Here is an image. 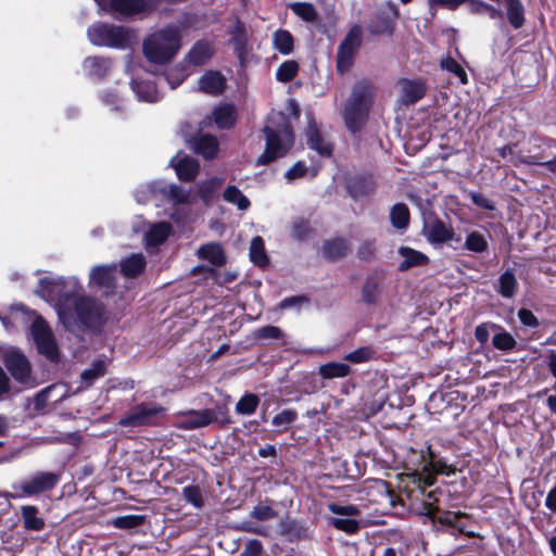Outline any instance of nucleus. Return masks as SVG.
I'll return each instance as SVG.
<instances>
[{
    "label": "nucleus",
    "mask_w": 556,
    "mask_h": 556,
    "mask_svg": "<svg viewBox=\"0 0 556 556\" xmlns=\"http://www.w3.org/2000/svg\"><path fill=\"white\" fill-rule=\"evenodd\" d=\"M263 132L265 135V151L258 157L260 164H267L285 156L294 143L293 130L288 116L281 112L271 113Z\"/></svg>",
    "instance_id": "obj_3"
},
{
    "label": "nucleus",
    "mask_w": 556,
    "mask_h": 556,
    "mask_svg": "<svg viewBox=\"0 0 556 556\" xmlns=\"http://www.w3.org/2000/svg\"><path fill=\"white\" fill-rule=\"evenodd\" d=\"M223 198L240 211H247L251 205L250 200L236 186H228L223 193Z\"/></svg>",
    "instance_id": "obj_44"
},
{
    "label": "nucleus",
    "mask_w": 556,
    "mask_h": 556,
    "mask_svg": "<svg viewBox=\"0 0 556 556\" xmlns=\"http://www.w3.org/2000/svg\"><path fill=\"white\" fill-rule=\"evenodd\" d=\"M399 254L402 256V262L399 264V269L405 271L415 266H421L428 263V256L417 250L408 247H401Z\"/></svg>",
    "instance_id": "obj_31"
},
{
    "label": "nucleus",
    "mask_w": 556,
    "mask_h": 556,
    "mask_svg": "<svg viewBox=\"0 0 556 556\" xmlns=\"http://www.w3.org/2000/svg\"><path fill=\"white\" fill-rule=\"evenodd\" d=\"M299 72V64L293 60L285 61L276 72L277 80L288 83L292 80Z\"/></svg>",
    "instance_id": "obj_52"
},
{
    "label": "nucleus",
    "mask_w": 556,
    "mask_h": 556,
    "mask_svg": "<svg viewBox=\"0 0 556 556\" xmlns=\"http://www.w3.org/2000/svg\"><path fill=\"white\" fill-rule=\"evenodd\" d=\"M197 255L201 260L208 261L214 266H222L226 262L223 248L217 242L201 245L198 249Z\"/></svg>",
    "instance_id": "obj_32"
},
{
    "label": "nucleus",
    "mask_w": 556,
    "mask_h": 556,
    "mask_svg": "<svg viewBox=\"0 0 556 556\" xmlns=\"http://www.w3.org/2000/svg\"><path fill=\"white\" fill-rule=\"evenodd\" d=\"M164 408L155 403H144L136 406L129 414L121 418L122 427L152 426L157 422Z\"/></svg>",
    "instance_id": "obj_13"
},
{
    "label": "nucleus",
    "mask_w": 556,
    "mask_h": 556,
    "mask_svg": "<svg viewBox=\"0 0 556 556\" xmlns=\"http://www.w3.org/2000/svg\"><path fill=\"white\" fill-rule=\"evenodd\" d=\"M31 336L40 354L50 361L59 358V350L51 328L46 320L38 316L31 324Z\"/></svg>",
    "instance_id": "obj_10"
},
{
    "label": "nucleus",
    "mask_w": 556,
    "mask_h": 556,
    "mask_svg": "<svg viewBox=\"0 0 556 556\" xmlns=\"http://www.w3.org/2000/svg\"><path fill=\"white\" fill-rule=\"evenodd\" d=\"M422 233L431 244H444L450 241L460 242L453 229L439 218H431L425 222Z\"/></svg>",
    "instance_id": "obj_16"
},
{
    "label": "nucleus",
    "mask_w": 556,
    "mask_h": 556,
    "mask_svg": "<svg viewBox=\"0 0 556 556\" xmlns=\"http://www.w3.org/2000/svg\"><path fill=\"white\" fill-rule=\"evenodd\" d=\"M362 27L354 25L340 43L337 53V70L339 73H346L352 67L362 43Z\"/></svg>",
    "instance_id": "obj_8"
},
{
    "label": "nucleus",
    "mask_w": 556,
    "mask_h": 556,
    "mask_svg": "<svg viewBox=\"0 0 556 556\" xmlns=\"http://www.w3.org/2000/svg\"><path fill=\"white\" fill-rule=\"evenodd\" d=\"M469 11L472 14H485L491 20L503 22L504 14L502 10L482 1V0H467Z\"/></svg>",
    "instance_id": "obj_40"
},
{
    "label": "nucleus",
    "mask_w": 556,
    "mask_h": 556,
    "mask_svg": "<svg viewBox=\"0 0 556 556\" xmlns=\"http://www.w3.org/2000/svg\"><path fill=\"white\" fill-rule=\"evenodd\" d=\"M288 8L306 23H315L318 20V13L309 2H293Z\"/></svg>",
    "instance_id": "obj_43"
},
{
    "label": "nucleus",
    "mask_w": 556,
    "mask_h": 556,
    "mask_svg": "<svg viewBox=\"0 0 556 556\" xmlns=\"http://www.w3.org/2000/svg\"><path fill=\"white\" fill-rule=\"evenodd\" d=\"M441 68L444 71H447L448 73H451L455 77H457L459 79L460 84L465 85L468 83V77H467L465 70L453 58L447 56V58L442 59Z\"/></svg>",
    "instance_id": "obj_51"
},
{
    "label": "nucleus",
    "mask_w": 556,
    "mask_h": 556,
    "mask_svg": "<svg viewBox=\"0 0 556 556\" xmlns=\"http://www.w3.org/2000/svg\"><path fill=\"white\" fill-rule=\"evenodd\" d=\"M214 122L220 129H227L233 126L237 114L232 104H222L213 111Z\"/></svg>",
    "instance_id": "obj_36"
},
{
    "label": "nucleus",
    "mask_w": 556,
    "mask_h": 556,
    "mask_svg": "<svg viewBox=\"0 0 556 556\" xmlns=\"http://www.w3.org/2000/svg\"><path fill=\"white\" fill-rule=\"evenodd\" d=\"M130 87L139 101L153 103L161 99L156 85L152 80L131 79Z\"/></svg>",
    "instance_id": "obj_25"
},
{
    "label": "nucleus",
    "mask_w": 556,
    "mask_h": 556,
    "mask_svg": "<svg viewBox=\"0 0 556 556\" xmlns=\"http://www.w3.org/2000/svg\"><path fill=\"white\" fill-rule=\"evenodd\" d=\"M249 255L253 264L260 267H265L268 265L269 260L265 251L264 240L260 236H256L252 239L250 243Z\"/></svg>",
    "instance_id": "obj_42"
},
{
    "label": "nucleus",
    "mask_w": 556,
    "mask_h": 556,
    "mask_svg": "<svg viewBox=\"0 0 556 556\" xmlns=\"http://www.w3.org/2000/svg\"><path fill=\"white\" fill-rule=\"evenodd\" d=\"M83 286L76 277H43L39 280L36 293L49 302L59 316L62 324H73L68 314V307L76 298L84 296Z\"/></svg>",
    "instance_id": "obj_1"
},
{
    "label": "nucleus",
    "mask_w": 556,
    "mask_h": 556,
    "mask_svg": "<svg viewBox=\"0 0 556 556\" xmlns=\"http://www.w3.org/2000/svg\"><path fill=\"white\" fill-rule=\"evenodd\" d=\"M3 364L16 382L27 387L34 386L30 363L20 350L5 351Z\"/></svg>",
    "instance_id": "obj_9"
},
{
    "label": "nucleus",
    "mask_w": 556,
    "mask_h": 556,
    "mask_svg": "<svg viewBox=\"0 0 556 556\" xmlns=\"http://www.w3.org/2000/svg\"><path fill=\"white\" fill-rule=\"evenodd\" d=\"M506 17L513 28L519 29L525 23V7L521 0H504Z\"/></svg>",
    "instance_id": "obj_34"
},
{
    "label": "nucleus",
    "mask_w": 556,
    "mask_h": 556,
    "mask_svg": "<svg viewBox=\"0 0 556 556\" xmlns=\"http://www.w3.org/2000/svg\"><path fill=\"white\" fill-rule=\"evenodd\" d=\"M260 403L257 395L253 393L244 394L236 405V412L240 415L250 416L255 413Z\"/></svg>",
    "instance_id": "obj_50"
},
{
    "label": "nucleus",
    "mask_w": 556,
    "mask_h": 556,
    "mask_svg": "<svg viewBox=\"0 0 556 556\" xmlns=\"http://www.w3.org/2000/svg\"><path fill=\"white\" fill-rule=\"evenodd\" d=\"M59 482V476L49 471H38L11 484V490L3 493L7 500H22L37 496L52 490Z\"/></svg>",
    "instance_id": "obj_7"
},
{
    "label": "nucleus",
    "mask_w": 556,
    "mask_h": 556,
    "mask_svg": "<svg viewBox=\"0 0 556 556\" xmlns=\"http://www.w3.org/2000/svg\"><path fill=\"white\" fill-rule=\"evenodd\" d=\"M116 275V264L96 265L89 273V287L108 293L115 286Z\"/></svg>",
    "instance_id": "obj_17"
},
{
    "label": "nucleus",
    "mask_w": 556,
    "mask_h": 556,
    "mask_svg": "<svg viewBox=\"0 0 556 556\" xmlns=\"http://www.w3.org/2000/svg\"><path fill=\"white\" fill-rule=\"evenodd\" d=\"M489 243L484 235L471 231L467 235L465 248L473 253H483L488 250Z\"/></svg>",
    "instance_id": "obj_49"
},
{
    "label": "nucleus",
    "mask_w": 556,
    "mask_h": 556,
    "mask_svg": "<svg viewBox=\"0 0 556 556\" xmlns=\"http://www.w3.org/2000/svg\"><path fill=\"white\" fill-rule=\"evenodd\" d=\"M375 188L376 182L371 175L353 177L348 184V190L354 199L370 194Z\"/></svg>",
    "instance_id": "obj_28"
},
{
    "label": "nucleus",
    "mask_w": 556,
    "mask_h": 556,
    "mask_svg": "<svg viewBox=\"0 0 556 556\" xmlns=\"http://www.w3.org/2000/svg\"><path fill=\"white\" fill-rule=\"evenodd\" d=\"M100 99L104 105L109 106L113 111H122L124 108L122 98L113 89L102 91L100 93Z\"/></svg>",
    "instance_id": "obj_57"
},
{
    "label": "nucleus",
    "mask_w": 556,
    "mask_h": 556,
    "mask_svg": "<svg viewBox=\"0 0 556 556\" xmlns=\"http://www.w3.org/2000/svg\"><path fill=\"white\" fill-rule=\"evenodd\" d=\"M106 372V363L103 359L94 361L91 366L85 369L81 375V381L86 387L91 386L97 379L103 377Z\"/></svg>",
    "instance_id": "obj_46"
},
{
    "label": "nucleus",
    "mask_w": 556,
    "mask_h": 556,
    "mask_svg": "<svg viewBox=\"0 0 556 556\" xmlns=\"http://www.w3.org/2000/svg\"><path fill=\"white\" fill-rule=\"evenodd\" d=\"M324 255L331 261H337L348 254L350 251V243L342 238L326 241L324 244Z\"/></svg>",
    "instance_id": "obj_39"
},
{
    "label": "nucleus",
    "mask_w": 556,
    "mask_h": 556,
    "mask_svg": "<svg viewBox=\"0 0 556 556\" xmlns=\"http://www.w3.org/2000/svg\"><path fill=\"white\" fill-rule=\"evenodd\" d=\"M241 529L245 532H250L253 534L262 535V536H270L271 535V527L269 526H258L255 525L251 520H245L242 522Z\"/></svg>",
    "instance_id": "obj_61"
},
{
    "label": "nucleus",
    "mask_w": 556,
    "mask_h": 556,
    "mask_svg": "<svg viewBox=\"0 0 556 556\" xmlns=\"http://www.w3.org/2000/svg\"><path fill=\"white\" fill-rule=\"evenodd\" d=\"M298 418V413L294 409H283L274 416L271 424L278 431H286L288 427Z\"/></svg>",
    "instance_id": "obj_53"
},
{
    "label": "nucleus",
    "mask_w": 556,
    "mask_h": 556,
    "mask_svg": "<svg viewBox=\"0 0 556 556\" xmlns=\"http://www.w3.org/2000/svg\"><path fill=\"white\" fill-rule=\"evenodd\" d=\"M492 343L497 350L502 351H510L516 346V340L506 331L496 333L492 339Z\"/></svg>",
    "instance_id": "obj_59"
},
{
    "label": "nucleus",
    "mask_w": 556,
    "mask_h": 556,
    "mask_svg": "<svg viewBox=\"0 0 556 556\" xmlns=\"http://www.w3.org/2000/svg\"><path fill=\"white\" fill-rule=\"evenodd\" d=\"M469 197H470V200L472 201V203L475 205H477L478 207H481V208H484L488 211H493L495 208L493 201H491L490 199H488L484 194H482L480 192L471 191L469 193Z\"/></svg>",
    "instance_id": "obj_63"
},
{
    "label": "nucleus",
    "mask_w": 556,
    "mask_h": 556,
    "mask_svg": "<svg viewBox=\"0 0 556 556\" xmlns=\"http://www.w3.org/2000/svg\"><path fill=\"white\" fill-rule=\"evenodd\" d=\"M21 516L23 519L24 529L27 531H41L46 522L40 516L39 509L35 505H24L21 507Z\"/></svg>",
    "instance_id": "obj_30"
},
{
    "label": "nucleus",
    "mask_w": 556,
    "mask_h": 556,
    "mask_svg": "<svg viewBox=\"0 0 556 556\" xmlns=\"http://www.w3.org/2000/svg\"><path fill=\"white\" fill-rule=\"evenodd\" d=\"M104 313L103 305L91 296L76 298L68 307L73 324H62L67 330L76 331L83 328H92L101 323Z\"/></svg>",
    "instance_id": "obj_6"
},
{
    "label": "nucleus",
    "mask_w": 556,
    "mask_h": 556,
    "mask_svg": "<svg viewBox=\"0 0 556 556\" xmlns=\"http://www.w3.org/2000/svg\"><path fill=\"white\" fill-rule=\"evenodd\" d=\"M464 3H467V0H428V8L431 17H433L440 8L455 11Z\"/></svg>",
    "instance_id": "obj_56"
},
{
    "label": "nucleus",
    "mask_w": 556,
    "mask_h": 556,
    "mask_svg": "<svg viewBox=\"0 0 556 556\" xmlns=\"http://www.w3.org/2000/svg\"><path fill=\"white\" fill-rule=\"evenodd\" d=\"M170 166L175 169L178 178L185 181L193 180L200 168L195 159L184 153H177L170 160Z\"/></svg>",
    "instance_id": "obj_20"
},
{
    "label": "nucleus",
    "mask_w": 556,
    "mask_h": 556,
    "mask_svg": "<svg viewBox=\"0 0 556 556\" xmlns=\"http://www.w3.org/2000/svg\"><path fill=\"white\" fill-rule=\"evenodd\" d=\"M112 61L103 56H88L83 62L85 74L92 79H102L110 72Z\"/></svg>",
    "instance_id": "obj_24"
},
{
    "label": "nucleus",
    "mask_w": 556,
    "mask_h": 556,
    "mask_svg": "<svg viewBox=\"0 0 556 556\" xmlns=\"http://www.w3.org/2000/svg\"><path fill=\"white\" fill-rule=\"evenodd\" d=\"M190 75V72L187 68V65L182 62L172 71H169L166 76L165 80L168 83L172 89H175L178 87L188 76Z\"/></svg>",
    "instance_id": "obj_54"
},
{
    "label": "nucleus",
    "mask_w": 556,
    "mask_h": 556,
    "mask_svg": "<svg viewBox=\"0 0 556 556\" xmlns=\"http://www.w3.org/2000/svg\"><path fill=\"white\" fill-rule=\"evenodd\" d=\"M372 103V85L367 80L355 83L342 113L345 126L352 134L358 132L365 126Z\"/></svg>",
    "instance_id": "obj_4"
},
{
    "label": "nucleus",
    "mask_w": 556,
    "mask_h": 556,
    "mask_svg": "<svg viewBox=\"0 0 556 556\" xmlns=\"http://www.w3.org/2000/svg\"><path fill=\"white\" fill-rule=\"evenodd\" d=\"M231 36L230 43L232 45L236 53L241 58L247 52L248 36L244 24L236 20L229 29Z\"/></svg>",
    "instance_id": "obj_33"
},
{
    "label": "nucleus",
    "mask_w": 556,
    "mask_h": 556,
    "mask_svg": "<svg viewBox=\"0 0 556 556\" xmlns=\"http://www.w3.org/2000/svg\"><path fill=\"white\" fill-rule=\"evenodd\" d=\"M214 54L213 42L201 39L193 43L182 63L187 66H202L205 65Z\"/></svg>",
    "instance_id": "obj_18"
},
{
    "label": "nucleus",
    "mask_w": 556,
    "mask_h": 556,
    "mask_svg": "<svg viewBox=\"0 0 556 556\" xmlns=\"http://www.w3.org/2000/svg\"><path fill=\"white\" fill-rule=\"evenodd\" d=\"M250 516L256 520L264 521L275 518L277 516V513L270 506L258 505L252 509Z\"/></svg>",
    "instance_id": "obj_62"
},
{
    "label": "nucleus",
    "mask_w": 556,
    "mask_h": 556,
    "mask_svg": "<svg viewBox=\"0 0 556 556\" xmlns=\"http://www.w3.org/2000/svg\"><path fill=\"white\" fill-rule=\"evenodd\" d=\"M518 318L520 320V323L523 325V326H527V327H530V328H536L539 326V320L538 318L534 316V314L528 309V308H520L518 311Z\"/></svg>",
    "instance_id": "obj_64"
},
{
    "label": "nucleus",
    "mask_w": 556,
    "mask_h": 556,
    "mask_svg": "<svg viewBox=\"0 0 556 556\" xmlns=\"http://www.w3.org/2000/svg\"><path fill=\"white\" fill-rule=\"evenodd\" d=\"M192 149L204 159H214L218 152V141L212 135H199L191 141Z\"/></svg>",
    "instance_id": "obj_27"
},
{
    "label": "nucleus",
    "mask_w": 556,
    "mask_h": 556,
    "mask_svg": "<svg viewBox=\"0 0 556 556\" xmlns=\"http://www.w3.org/2000/svg\"><path fill=\"white\" fill-rule=\"evenodd\" d=\"M226 87L225 77L216 71H208L199 79V89L211 96L220 94Z\"/></svg>",
    "instance_id": "obj_26"
},
{
    "label": "nucleus",
    "mask_w": 556,
    "mask_h": 556,
    "mask_svg": "<svg viewBox=\"0 0 556 556\" xmlns=\"http://www.w3.org/2000/svg\"><path fill=\"white\" fill-rule=\"evenodd\" d=\"M307 144L312 150L317 151L323 156H329L332 152V148L320 135L316 124L309 122L306 129Z\"/></svg>",
    "instance_id": "obj_29"
},
{
    "label": "nucleus",
    "mask_w": 556,
    "mask_h": 556,
    "mask_svg": "<svg viewBox=\"0 0 556 556\" xmlns=\"http://www.w3.org/2000/svg\"><path fill=\"white\" fill-rule=\"evenodd\" d=\"M144 519L141 515H126L115 518L112 525L118 529H134L143 525Z\"/></svg>",
    "instance_id": "obj_55"
},
{
    "label": "nucleus",
    "mask_w": 556,
    "mask_h": 556,
    "mask_svg": "<svg viewBox=\"0 0 556 556\" xmlns=\"http://www.w3.org/2000/svg\"><path fill=\"white\" fill-rule=\"evenodd\" d=\"M374 356V351L368 346H363L357 349L356 351H353L351 353H348L344 356L345 361H349L354 364L365 363L369 359H371Z\"/></svg>",
    "instance_id": "obj_60"
},
{
    "label": "nucleus",
    "mask_w": 556,
    "mask_h": 556,
    "mask_svg": "<svg viewBox=\"0 0 556 556\" xmlns=\"http://www.w3.org/2000/svg\"><path fill=\"white\" fill-rule=\"evenodd\" d=\"M400 86V102L403 105H413L426 94V84L421 79H402Z\"/></svg>",
    "instance_id": "obj_19"
},
{
    "label": "nucleus",
    "mask_w": 556,
    "mask_h": 556,
    "mask_svg": "<svg viewBox=\"0 0 556 556\" xmlns=\"http://www.w3.org/2000/svg\"><path fill=\"white\" fill-rule=\"evenodd\" d=\"M350 374V366L345 363H327L319 367V375L325 379L343 378Z\"/></svg>",
    "instance_id": "obj_47"
},
{
    "label": "nucleus",
    "mask_w": 556,
    "mask_h": 556,
    "mask_svg": "<svg viewBox=\"0 0 556 556\" xmlns=\"http://www.w3.org/2000/svg\"><path fill=\"white\" fill-rule=\"evenodd\" d=\"M173 231L172 225L167 222H160L150 225L146 231L144 241L146 248L149 251L157 249L163 244Z\"/></svg>",
    "instance_id": "obj_22"
},
{
    "label": "nucleus",
    "mask_w": 556,
    "mask_h": 556,
    "mask_svg": "<svg viewBox=\"0 0 556 556\" xmlns=\"http://www.w3.org/2000/svg\"><path fill=\"white\" fill-rule=\"evenodd\" d=\"M447 468L445 464L434 463L433 460L425 462L421 471L413 473L414 482L418 486H430L434 483L437 475L448 473L446 471Z\"/></svg>",
    "instance_id": "obj_23"
},
{
    "label": "nucleus",
    "mask_w": 556,
    "mask_h": 556,
    "mask_svg": "<svg viewBox=\"0 0 556 556\" xmlns=\"http://www.w3.org/2000/svg\"><path fill=\"white\" fill-rule=\"evenodd\" d=\"M182 496L186 502L193 505L195 508L203 506L202 492L198 485H187L182 489Z\"/></svg>",
    "instance_id": "obj_58"
},
{
    "label": "nucleus",
    "mask_w": 556,
    "mask_h": 556,
    "mask_svg": "<svg viewBox=\"0 0 556 556\" xmlns=\"http://www.w3.org/2000/svg\"><path fill=\"white\" fill-rule=\"evenodd\" d=\"M517 287L518 282L514 271L507 269L500 276L496 290L503 298L510 299L515 295Z\"/></svg>",
    "instance_id": "obj_41"
},
{
    "label": "nucleus",
    "mask_w": 556,
    "mask_h": 556,
    "mask_svg": "<svg viewBox=\"0 0 556 556\" xmlns=\"http://www.w3.org/2000/svg\"><path fill=\"white\" fill-rule=\"evenodd\" d=\"M218 413L224 414L223 408L218 409H190L178 414L175 426L182 430H193L206 427L218 420Z\"/></svg>",
    "instance_id": "obj_12"
},
{
    "label": "nucleus",
    "mask_w": 556,
    "mask_h": 556,
    "mask_svg": "<svg viewBox=\"0 0 556 556\" xmlns=\"http://www.w3.org/2000/svg\"><path fill=\"white\" fill-rule=\"evenodd\" d=\"M328 510L338 516L329 518V523L337 530L348 534H353L358 531L359 522L353 519V517L358 516L361 513L356 505H339L331 503L328 505Z\"/></svg>",
    "instance_id": "obj_14"
},
{
    "label": "nucleus",
    "mask_w": 556,
    "mask_h": 556,
    "mask_svg": "<svg viewBox=\"0 0 556 556\" xmlns=\"http://www.w3.org/2000/svg\"><path fill=\"white\" fill-rule=\"evenodd\" d=\"M273 45L281 54H289L293 50V37L288 30H276L273 35Z\"/></svg>",
    "instance_id": "obj_48"
},
{
    "label": "nucleus",
    "mask_w": 556,
    "mask_h": 556,
    "mask_svg": "<svg viewBox=\"0 0 556 556\" xmlns=\"http://www.w3.org/2000/svg\"><path fill=\"white\" fill-rule=\"evenodd\" d=\"M99 7L106 8L121 18H131L153 10L152 0H94Z\"/></svg>",
    "instance_id": "obj_11"
},
{
    "label": "nucleus",
    "mask_w": 556,
    "mask_h": 556,
    "mask_svg": "<svg viewBox=\"0 0 556 556\" xmlns=\"http://www.w3.org/2000/svg\"><path fill=\"white\" fill-rule=\"evenodd\" d=\"M146 264L141 253L132 254L121 262V271L127 278H135L143 271Z\"/></svg>",
    "instance_id": "obj_35"
},
{
    "label": "nucleus",
    "mask_w": 556,
    "mask_h": 556,
    "mask_svg": "<svg viewBox=\"0 0 556 556\" xmlns=\"http://www.w3.org/2000/svg\"><path fill=\"white\" fill-rule=\"evenodd\" d=\"M191 26L189 21H181L179 25L169 24L151 33L142 43L146 59L154 64H165L178 53L181 48V31Z\"/></svg>",
    "instance_id": "obj_2"
},
{
    "label": "nucleus",
    "mask_w": 556,
    "mask_h": 556,
    "mask_svg": "<svg viewBox=\"0 0 556 556\" xmlns=\"http://www.w3.org/2000/svg\"><path fill=\"white\" fill-rule=\"evenodd\" d=\"M384 8L387 12H383L378 22L371 25V33L375 35H392L394 30V23L400 16L399 8L392 1H387L384 3Z\"/></svg>",
    "instance_id": "obj_21"
},
{
    "label": "nucleus",
    "mask_w": 556,
    "mask_h": 556,
    "mask_svg": "<svg viewBox=\"0 0 556 556\" xmlns=\"http://www.w3.org/2000/svg\"><path fill=\"white\" fill-rule=\"evenodd\" d=\"M390 220L394 228L404 230L409 223V211L404 203L395 204L390 212Z\"/></svg>",
    "instance_id": "obj_45"
},
{
    "label": "nucleus",
    "mask_w": 556,
    "mask_h": 556,
    "mask_svg": "<svg viewBox=\"0 0 556 556\" xmlns=\"http://www.w3.org/2000/svg\"><path fill=\"white\" fill-rule=\"evenodd\" d=\"M224 184V179L220 177H211L208 179L200 181L195 186L197 193L203 200L204 203L208 204L214 199L217 190Z\"/></svg>",
    "instance_id": "obj_37"
},
{
    "label": "nucleus",
    "mask_w": 556,
    "mask_h": 556,
    "mask_svg": "<svg viewBox=\"0 0 556 556\" xmlns=\"http://www.w3.org/2000/svg\"><path fill=\"white\" fill-rule=\"evenodd\" d=\"M147 193L153 198L172 203L173 205H181L191 203V192L186 191L175 184H166L164 181H154L147 187Z\"/></svg>",
    "instance_id": "obj_15"
},
{
    "label": "nucleus",
    "mask_w": 556,
    "mask_h": 556,
    "mask_svg": "<svg viewBox=\"0 0 556 556\" xmlns=\"http://www.w3.org/2000/svg\"><path fill=\"white\" fill-rule=\"evenodd\" d=\"M87 36L93 46L121 50L129 48L135 38L132 30L127 27L101 22L91 25Z\"/></svg>",
    "instance_id": "obj_5"
},
{
    "label": "nucleus",
    "mask_w": 556,
    "mask_h": 556,
    "mask_svg": "<svg viewBox=\"0 0 556 556\" xmlns=\"http://www.w3.org/2000/svg\"><path fill=\"white\" fill-rule=\"evenodd\" d=\"M382 291V280L378 276L368 277L362 289V300L366 304H375Z\"/></svg>",
    "instance_id": "obj_38"
}]
</instances>
